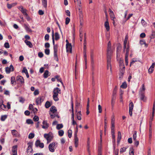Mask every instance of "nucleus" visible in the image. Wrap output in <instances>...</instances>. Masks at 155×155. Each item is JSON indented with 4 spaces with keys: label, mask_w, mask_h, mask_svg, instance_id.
Listing matches in <instances>:
<instances>
[{
    "label": "nucleus",
    "mask_w": 155,
    "mask_h": 155,
    "mask_svg": "<svg viewBox=\"0 0 155 155\" xmlns=\"http://www.w3.org/2000/svg\"><path fill=\"white\" fill-rule=\"evenodd\" d=\"M107 52V69H109V68H110V71H111V56L112 54V51L111 50V43L110 41H109L108 44Z\"/></svg>",
    "instance_id": "obj_1"
},
{
    "label": "nucleus",
    "mask_w": 155,
    "mask_h": 155,
    "mask_svg": "<svg viewBox=\"0 0 155 155\" xmlns=\"http://www.w3.org/2000/svg\"><path fill=\"white\" fill-rule=\"evenodd\" d=\"M145 87L144 85L143 84L142 85V88H140L139 91V96L140 100L145 102L147 100L146 97H145Z\"/></svg>",
    "instance_id": "obj_2"
},
{
    "label": "nucleus",
    "mask_w": 155,
    "mask_h": 155,
    "mask_svg": "<svg viewBox=\"0 0 155 155\" xmlns=\"http://www.w3.org/2000/svg\"><path fill=\"white\" fill-rule=\"evenodd\" d=\"M53 93V97L54 100L55 101H58L59 100L58 97V94L61 93L60 89L58 87L55 88L54 89Z\"/></svg>",
    "instance_id": "obj_3"
},
{
    "label": "nucleus",
    "mask_w": 155,
    "mask_h": 155,
    "mask_svg": "<svg viewBox=\"0 0 155 155\" xmlns=\"http://www.w3.org/2000/svg\"><path fill=\"white\" fill-rule=\"evenodd\" d=\"M58 143L57 142H53L51 143L48 146L49 150L51 152H53L57 147Z\"/></svg>",
    "instance_id": "obj_4"
},
{
    "label": "nucleus",
    "mask_w": 155,
    "mask_h": 155,
    "mask_svg": "<svg viewBox=\"0 0 155 155\" xmlns=\"http://www.w3.org/2000/svg\"><path fill=\"white\" fill-rule=\"evenodd\" d=\"M58 45H54V59L57 61H58L57 52L58 51Z\"/></svg>",
    "instance_id": "obj_5"
},
{
    "label": "nucleus",
    "mask_w": 155,
    "mask_h": 155,
    "mask_svg": "<svg viewBox=\"0 0 155 155\" xmlns=\"http://www.w3.org/2000/svg\"><path fill=\"white\" fill-rule=\"evenodd\" d=\"M36 147H39L41 148H43L44 147V144L42 143H41L40 140H37L35 143Z\"/></svg>",
    "instance_id": "obj_6"
},
{
    "label": "nucleus",
    "mask_w": 155,
    "mask_h": 155,
    "mask_svg": "<svg viewBox=\"0 0 155 155\" xmlns=\"http://www.w3.org/2000/svg\"><path fill=\"white\" fill-rule=\"evenodd\" d=\"M14 71V67L12 65L10 66L9 67H7L5 68V71L7 73H9L11 71Z\"/></svg>",
    "instance_id": "obj_7"
},
{
    "label": "nucleus",
    "mask_w": 155,
    "mask_h": 155,
    "mask_svg": "<svg viewBox=\"0 0 155 155\" xmlns=\"http://www.w3.org/2000/svg\"><path fill=\"white\" fill-rule=\"evenodd\" d=\"M44 137L47 139L48 143L50 142L52 139V136L48 134H45Z\"/></svg>",
    "instance_id": "obj_8"
},
{
    "label": "nucleus",
    "mask_w": 155,
    "mask_h": 155,
    "mask_svg": "<svg viewBox=\"0 0 155 155\" xmlns=\"http://www.w3.org/2000/svg\"><path fill=\"white\" fill-rule=\"evenodd\" d=\"M66 49L67 52L71 53L72 47L71 44H66Z\"/></svg>",
    "instance_id": "obj_9"
},
{
    "label": "nucleus",
    "mask_w": 155,
    "mask_h": 155,
    "mask_svg": "<svg viewBox=\"0 0 155 155\" xmlns=\"http://www.w3.org/2000/svg\"><path fill=\"white\" fill-rule=\"evenodd\" d=\"M17 145L13 146L12 147V155H17Z\"/></svg>",
    "instance_id": "obj_10"
},
{
    "label": "nucleus",
    "mask_w": 155,
    "mask_h": 155,
    "mask_svg": "<svg viewBox=\"0 0 155 155\" xmlns=\"http://www.w3.org/2000/svg\"><path fill=\"white\" fill-rule=\"evenodd\" d=\"M16 80L17 81L20 82L21 84H23L24 83V80L23 78L21 76H19L17 77Z\"/></svg>",
    "instance_id": "obj_11"
},
{
    "label": "nucleus",
    "mask_w": 155,
    "mask_h": 155,
    "mask_svg": "<svg viewBox=\"0 0 155 155\" xmlns=\"http://www.w3.org/2000/svg\"><path fill=\"white\" fill-rule=\"evenodd\" d=\"M42 124L43 125L42 126V128L43 129H47L49 127V124L47 123L46 120H44L43 121Z\"/></svg>",
    "instance_id": "obj_12"
},
{
    "label": "nucleus",
    "mask_w": 155,
    "mask_h": 155,
    "mask_svg": "<svg viewBox=\"0 0 155 155\" xmlns=\"http://www.w3.org/2000/svg\"><path fill=\"white\" fill-rule=\"evenodd\" d=\"M155 65V64L154 63H152V65L148 69V72L149 73L151 74L153 72V71L154 70Z\"/></svg>",
    "instance_id": "obj_13"
},
{
    "label": "nucleus",
    "mask_w": 155,
    "mask_h": 155,
    "mask_svg": "<svg viewBox=\"0 0 155 155\" xmlns=\"http://www.w3.org/2000/svg\"><path fill=\"white\" fill-rule=\"evenodd\" d=\"M24 27L27 31L29 32H32V30L30 29V27H29L28 25L24 24Z\"/></svg>",
    "instance_id": "obj_14"
},
{
    "label": "nucleus",
    "mask_w": 155,
    "mask_h": 155,
    "mask_svg": "<svg viewBox=\"0 0 155 155\" xmlns=\"http://www.w3.org/2000/svg\"><path fill=\"white\" fill-rule=\"evenodd\" d=\"M104 26L106 28L107 31H109L110 29V28L109 22L108 21L107 19V21H106L105 22Z\"/></svg>",
    "instance_id": "obj_15"
},
{
    "label": "nucleus",
    "mask_w": 155,
    "mask_h": 155,
    "mask_svg": "<svg viewBox=\"0 0 155 155\" xmlns=\"http://www.w3.org/2000/svg\"><path fill=\"white\" fill-rule=\"evenodd\" d=\"M33 151V150L32 148V146L31 145H29L27 148V153L30 154L32 153Z\"/></svg>",
    "instance_id": "obj_16"
},
{
    "label": "nucleus",
    "mask_w": 155,
    "mask_h": 155,
    "mask_svg": "<svg viewBox=\"0 0 155 155\" xmlns=\"http://www.w3.org/2000/svg\"><path fill=\"white\" fill-rule=\"evenodd\" d=\"M25 42L30 48H32L33 47V45L30 41H28L27 40H25Z\"/></svg>",
    "instance_id": "obj_17"
},
{
    "label": "nucleus",
    "mask_w": 155,
    "mask_h": 155,
    "mask_svg": "<svg viewBox=\"0 0 155 155\" xmlns=\"http://www.w3.org/2000/svg\"><path fill=\"white\" fill-rule=\"evenodd\" d=\"M74 144L76 147H77L78 146V139L77 136H74Z\"/></svg>",
    "instance_id": "obj_18"
},
{
    "label": "nucleus",
    "mask_w": 155,
    "mask_h": 155,
    "mask_svg": "<svg viewBox=\"0 0 155 155\" xmlns=\"http://www.w3.org/2000/svg\"><path fill=\"white\" fill-rule=\"evenodd\" d=\"M18 8L20 10L21 12L23 13H24L25 12H26L27 10L24 8L23 6L21 5L18 7Z\"/></svg>",
    "instance_id": "obj_19"
},
{
    "label": "nucleus",
    "mask_w": 155,
    "mask_h": 155,
    "mask_svg": "<svg viewBox=\"0 0 155 155\" xmlns=\"http://www.w3.org/2000/svg\"><path fill=\"white\" fill-rule=\"evenodd\" d=\"M83 54L84 58V59L85 62L86 64L87 63V55H86V49L84 48L83 49Z\"/></svg>",
    "instance_id": "obj_20"
},
{
    "label": "nucleus",
    "mask_w": 155,
    "mask_h": 155,
    "mask_svg": "<svg viewBox=\"0 0 155 155\" xmlns=\"http://www.w3.org/2000/svg\"><path fill=\"white\" fill-rule=\"evenodd\" d=\"M17 4L16 2L13 3L11 4H7V7L8 9H11L12 7H13Z\"/></svg>",
    "instance_id": "obj_21"
},
{
    "label": "nucleus",
    "mask_w": 155,
    "mask_h": 155,
    "mask_svg": "<svg viewBox=\"0 0 155 155\" xmlns=\"http://www.w3.org/2000/svg\"><path fill=\"white\" fill-rule=\"evenodd\" d=\"M84 48L86 49V34H84Z\"/></svg>",
    "instance_id": "obj_22"
},
{
    "label": "nucleus",
    "mask_w": 155,
    "mask_h": 155,
    "mask_svg": "<svg viewBox=\"0 0 155 155\" xmlns=\"http://www.w3.org/2000/svg\"><path fill=\"white\" fill-rule=\"evenodd\" d=\"M50 110L52 113H54L57 111V109L55 107L52 106L50 109Z\"/></svg>",
    "instance_id": "obj_23"
},
{
    "label": "nucleus",
    "mask_w": 155,
    "mask_h": 155,
    "mask_svg": "<svg viewBox=\"0 0 155 155\" xmlns=\"http://www.w3.org/2000/svg\"><path fill=\"white\" fill-rule=\"evenodd\" d=\"M121 48L120 47H118L117 48V58H119L120 56V52Z\"/></svg>",
    "instance_id": "obj_24"
},
{
    "label": "nucleus",
    "mask_w": 155,
    "mask_h": 155,
    "mask_svg": "<svg viewBox=\"0 0 155 155\" xmlns=\"http://www.w3.org/2000/svg\"><path fill=\"white\" fill-rule=\"evenodd\" d=\"M43 100L41 97H38L36 100V102L37 105L39 104L42 102Z\"/></svg>",
    "instance_id": "obj_25"
},
{
    "label": "nucleus",
    "mask_w": 155,
    "mask_h": 155,
    "mask_svg": "<svg viewBox=\"0 0 155 155\" xmlns=\"http://www.w3.org/2000/svg\"><path fill=\"white\" fill-rule=\"evenodd\" d=\"M121 138V135L120 132L118 131V136L117 138V142L119 143Z\"/></svg>",
    "instance_id": "obj_26"
},
{
    "label": "nucleus",
    "mask_w": 155,
    "mask_h": 155,
    "mask_svg": "<svg viewBox=\"0 0 155 155\" xmlns=\"http://www.w3.org/2000/svg\"><path fill=\"white\" fill-rule=\"evenodd\" d=\"M54 35L55 39L56 41H58L60 39V35L58 32H56L55 33Z\"/></svg>",
    "instance_id": "obj_27"
},
{
    "label": "nucleus",
    "mask_w": 155,
    "mask_h": 155,
    "mask_svg": "<svg viewBox=\"0 0 155 155\" xmlns=\"http://www.w3.org/2000/svg\"><path fill=\"white\" fill-rule=\"evenodd\" d=\"M128 39V38L127 36H126L125 37V39L124 41V50L126 48L127 44V40Z\"/></svg>",
    "instance_id": "obj_28"
},
{
    "label": "nucleus",
    "mask_w": 155,
    "mask_h": 155,
    "mask_svg": "<svg viewBox=\"0 0 155 155\" xmlns=\"http://www.w3.org/2000/svg\"><path fill=\"white\" fill-rule=\"evenodd\" d=\"M126 49V55H129V51L130 50V48L129 46L127 45V47H126V48H125V49L124 50V51H125V49Z\"/></svg>",
    "instance_id": "obj_29"
},
{
    "label": "nucleus",
    "mask_w": 155,
    "mask_h": 155,
    "mask_svg": "<svg viewBox=\"0 0 155 155\" xmlns=\"http://www.w3.org/2000/svg\"><path fill=\"white\" fill-rule=\"evenodd\" d=\"M42 5L45 8L47 7V0H41Z\"/></svg>",
    "instance_id": "obj_30"
},
{
    "label": "nucleus",
    "mask_w": 155,
    "mask_h": 155,
    "mask_svg": "<svg viewBox=\"0 0 155 155\" xmlns=\"http://www.w3.org/2000/svg\"><path fill=\"white\" fill-rule=\"evenodd\" d=\"M81 112L79 111L78 112L77 114V118L78 120H81Z\"/></svg>",
    "instance_id": "obj_31"
},
{
    "label": "nucleus",
    "mask_w": 155,
    "mask_h": 155,
    "mask_svg": "<svg viewBox=\"0 0 155 155\" xmlns=\"http://www.w3.org/2000/svg\"><path fill=\"white\" fill-rule=\"evenodd\" d=\"M55 78L57 79L58 81H60L62 84L63 86L64 87L63 82H62L61 79L60 78V77L59 76H56L55 77Z\"/></svg>",
    "instance_id": "obj_32"
},
{
    "label": "nucleus",
    "mask_w": 155,
    "mask_h": 155,
    "mask_svg": "<svg viewBox=\"0 0 155 155\" xmlns=\"http://www.w3.org/2000/svg\"><path fill=\"white\" fill-rule=\"evenodd\" d=\"M106 118L105 117V119H104V134H105L106 133V129H107V122L106 121Z\"/></svg>",
    "instance_id": "obj_33"
},
{
    "label": "nucleus",
    "mask_w": 155,
    "mask_h": 155,
    "mask_svg": "<svg viewBox=\"0 0 155 155\" xmlns=\"http://www.w3.org/2000/svg\"><path fill=\"white\" fill-rule=\"evenodd\" d=\"M140 43L141 45H144L146 47H147V44L145 41L144 40H140Z\"/></svg>",
    "instance_id": "obj_34"
},
{
    "label": "nucleus",
    "mask_w": 155,
    "mask_h": 155,
    "mask_svg": "<svg viewBox=\"0 0 155 155\" xmlns=\"http://www.w3.org/2000/svg\"><path fill=\"white\" fill-rule=\"evenodd\" d=\"M12 133L13 136L15 137H17L18 136V133L16 130H12Z\"/></svg>",
    "instance_id": "obj_35"
},
{
    "label": "nucleus",
    "mask_w": 155,
    "mask_h": 155,
    "mask_svg": "<svg viewBox=\"0 0 155 155\" xmlns=\"http://www.w3.org/2000/svg\"><path fill=\"white\" fill-rule=\"evenodd\" d=\"M134 107V104L132 102H130L129 104V110H133Z\"/></svg>",
    "instance_id": "obj_36"
},
{
    "label": "nucleus",
    "mask_w": 155,
    "mask_h": 155,
    "mask_svg": "<svg viewBox=\"0 0 155 155\" xmlns=\"http://www.w3.org/2000/svg\"><path fill=\"white\" fill-rule=\"evenodd\" d=\"M72 124L73 125H77V124L76 122L74 120V114H72Z\"/></svg>",
    "instance_id": "obj_37"
},
{
    "label": "nucleus",
    "mask_w": 155,
    "mask_h": 155,
    "mask_svg": "<svg viewBox=\"0 0 155 155\" xmlns=\"http://www.w3.org/2000/svg\"><path fill=\"white\" fill-rule=\"evenodd\" d=\"M51 106L50 102L49 101H47L45 103V106L46 108H48Z\"/></svg>",
    "instance_id": "obj_38"
},
{
    "label": "nucleus",
    "mask_w": 155,
    "mask_h": 155,
    "mask_svg": "<svg viewBox=\"0 0 155 155\" xmlns=\"http://www.w3.org/2000/svg\"><path fill=\"white\" fill-rule=\"evenodd\" d=\"M124 94V91L120 90V99H121L120 101H122L123 95Z\"/></svg>",
    "instance_id": "obj_39"
},
{
    "label": "nucleus",
    "mask_w": 155,
    "mask_h": 155,
    "mask_svg": "<svg viewBox=\"0 0 155 155\" xmlns=\"http://www.w3.org/2000/svg\"><path fill=\"white\" fill-rule=\"evenodd\" d=\"M49 114H50L51 117V118H54L56 116H57L58 118L59 117V116H58L56 115L54 113H49Z\"/></svg>",
    "instance_id": "obj_40"
},
{
    "label": "nucleus",
    "mask_w": 155,
    "mask_h": 155,
    "mask_svg": "<svg viewBox=\"0 0 155 155\" xmlns=\"http://www.w3.org/2000/svg\"><path fill=\"white\" fill-rule=\"evenodd\" d=\"M63 127V125L62 124H58L57 125L56 128L58 130H59Z\"/></svg>",
    "instance_id": "obj_41"
},
{
    "label": "nucleus",
    "mask_w": 155,
    "mask_h": 155,
    "mask_svg": "<svg viewBox=\"0 0 155 155\" xmlns=\"http://www.w3.org/2000/svg\"><path fill=\"white\" fill-rule=\"evenodd\" d=\"M120 87L123 88H126L127 87V84L125 82L123 83L121 85Z\"/></svg>",
    "instance_id": "obj_42"
},
{
    "label": "nucleus",
    "mask_w": 155,
    "mask_h": 155,
    "mask_svg": "<svg viewBox=\"0 0 155 155\" xmlns=\"http://www.w3.org/2000/svg\"><path fill=\"white\" fill-rule=\"evenodd\" d=\"M49 72L48 71H46L44 74V77L45 78H47L48 76Z\"/></svg>",
    "instance_id": "obj_43"
},
{
    "label": "nucleus",
    "mask_w": 155,
    "mask_h": 155,
    "mask_svg": "<svg viewBox=\"0 0 155 155\" xmlns=\"http://www.w3.org/2000/svg\"><path fill=\"white\" fill-rule=\"evenodd\" d=\"M58 135L60 136L61 137L63 136L64 134V131L63 130H60L58 132Z\"/></svg>",
    "instance_id": "obj_44"
},
{
    "label": "nucleus",
    "mask_w": 155,
    "mask_h": 155,
    "mask_svg": "<svg viewBox=\"0 0 155 155\" xmlns=\"http://www.w3.org/2000/svg\"><path fill=\"white\" fill-rule=\"evenodd\" d=\"M35 136L34 134L31 133L28 135V137L29 139H31L33 138Z\"/></svg>",
    "instance_id": "obj_45"
},
{
    "label": "nucleus",
    "mask_w": 155,
    "mask_h": 155,
    "mask_svg": "<svg viewBox=\"0 0 155 155\" xmlns=\"http://www.w3.org/2000/svg\"><path fill=\"white\" fill-rule=\"evenodd\" d=\"M7 117L6 115H2L1 116V120L2 121H4Z\"/></svg>",
    "instance_id": "obj_46"
},
{
    "label": "nucleus",
    "mask_w": 155,
    "mask_h": 155,
    "mask_svg": "<svg viewBox=\"0 0 155 155\" xmlns=\"http://www.w3.org/2000/svg\"><path fill=\"white\" fill-rule=\"evenodd\" d=\"M72 134V130H69L68 131V134L69 137L71 138V137Z\"/></svg>",
    "instance_id": "obj_47"
},
{
    "label": "nucleus",
    "mask_w": 155,
    "mask_h": 155,
    "mask_svg": "<svg viewBox=\"0 0 155 155\" xmlns=\"http://www.w3.org/2000/svg\"><path fill=\"white\" fill-rule=\"evenodd\" d=\"M110 16L111 19L112 20H114V18H115V17L114 13H112L110 14Z\"/></svg>",
    "instance_id": "obj_48"
},
{
    "label": "nucleus",
    "mask_w": 155,
    "mask_h": 155,
    "mask_svg": "<svg viewBox=\"0 0 155 155\" xmlns=\"http://www.w3.org/2000/svg\"><path fill=\"white\" fill-rule=\"evenodd\" d=\"M79 15L80 19H82L83 18V14L82 11H79Z\"/></svg>",
    "instance_id": "obj_49"
},
{
    "label": "nucleus",
    "mask_w": 155,
    "mask_h": 155,
    "mask_svg": "<svg viewBox=\"0 0 155 155\" xmlns=\"http://www.w3.org/2000/svg\"><path fill=\"white\" fill-rule=\"evenodd\" d=\"M98 112L100 113H101L102 112V108L101 105L99 104L98 105Z\"/></svg>",
    "instance_id": "obj_50"
},
{
    "label": "nucleus",
    "mask_w": 155,
    "mask_h": 155,
    "mask_svg": "<svg viewBox=\"0 0 155 155\" xmlns=\"http://www.w3.org/2000/svg\"><path fill=\"white\" fill-rule=\"evenodd\" d=\"M141 23L142 25L143 26H146L147 25V23L143 19H142L141 20Z\"/></svg>",
    "instance_id": "obj_51"
},
{
    "label": "nucleus",
    "mask_w": 155,
    "mask_h": 155,
    "mask_svg": "<svg viewBox=\"0 0 155 155\" xmlns=\"http://www.w3.org/2000/svg\"><path fill=\"white\" fill-rule=\"evenodd\" d=\"M26 122V123L28 124H32L33 123L32 120L30 119L27 120Z\"/></svg>",
    "instance_id": "obj_52"
},
{
    "label": "nucleus",
    "mask_w": 155,
    "mask_h": 155,
    "mask_svg": "<svg viewBox=\"0 0 155 155\" xmlns=\"http://www.w3.org/2000/svg\"><path fill=\"white\" fill-rule=\"evenodd\" d=\"M11 83L12 84H13L15 82V78L14 77H12L11 78Z\"/></svg>",
    "instance_id": "obj_53"
},
{
    "label": "nucleus",
    "mask_w": 155,
    "mask_h": 155,
    "mask_svg": "<svg viewBox=\"0 0 155 155\" xmlns=\"http://www.w3.org/2000/svg\"><path fill=\"white\" fill-rule=\"evenodd\" d=\"M49 35L48 34H47L45 35V40L48 41L49 40Z\"/></svg>",
    "instance_id": "obj_54"
},
{
    "label": "nucleus",
    "mask_w": 155,
    "mask_h": 155,
    "mask_svg": "<svg viewBox=\"0 0 155 155\" xmlns=\"http://www.w3.org/2000/svg\"><path fill=\"white\" fill-rule=\"evenodd\" d=\"M126 149L127 148L126 147H124L121 148L120 149V153H122L125 152Z\"/></svg>",
    "instance_id": "obj_55"
},
{
    "label": "nucleus",
    "mask_w": 155,
    "mask_h": 155,
    "mask_svg": "<svg viewBox=\"0 0 155 155\" xmlns=\"http://www.w3.org/2000/svg\"><path fill=\"white\" fill-rule=\"evenodd\" d=\"M70 19L69 18L67 17V18H66V21H65L66 25H67L68 24L70 21Z\"/></svg>",
    "instance_id": "obj_56"
},
{
    "label": "nucleus",
    "mask_w": 155,
    "mask_h": 155,
    "mask_svg": "<svg viewBox=\"0 0 155 155\" xmlns=\"http://www.w3.org/2000/svg\"><path fill=\"white\" fill-rule=\"evenodd\" d=\"M33 119V120L35 121H37L39 120V117L38 116H35L34 117Z\"/></svg>",
    "instance_id": "obj_57"
},
{
    "label": "nucleus",
    "mask_w": 155,
    "mask_h": 155,
    "mask_svg": "<svg viewBox=\"0 0 155 155\" xmlns=\"http://www.w3.org/2000/svg\"><path fill=\"white\" fill-rule=\"evenodd\" d=\"M4 46L6 48H9L10 47L9 44L8 42H5V43Z\"/></svg>",
    "instance_id": "obj_58"
},
{
    "label": "nucleus",
    "mask_w": 155,
    "mask_h": 155,
    "mask_svg": "<svg viewBox=\"0 0 155 155\" xmlns=\"http://www.w3.org/2000/svg\"><path fill=\"white\" fill-rule=\"evenodd\" d=\"M137 132L135 131L134 134H133V139L134 140H136V138L137 137Z\"/></svg>",
    "instance_id": "obj_59"
},
{
    "label": "nucleus",
    "mask_w": 155,
    "mask_h": 155,
    "mask_svg": "<svg viewBox=\"0 0 155 155\" xmlns=\"http://www.w3.org/2000/svg\"><path fill=\"white\" fill-rule=\"evenodd\" d=\"M128 55H125V61L126 64L127 65L128 64Z\"/></svg>",
    "instance_id": "obj_60"
},
{
    "label": "nucleus",
    "mask_w": 155,
    "mask_h": 155,
    "mask_svg": "<svg viewBox=\"0 0 155 155\" xmlns=\"http://www.w3.org/2000/svg\"><path fill=\"white\" fill-rule=\"evenodd\" d=\"M155 37V31H153L150 36L151 38H153Z\"/></svg>",
    "instance_id": "obj_61"
},
{
    "label": "nucleus",
    "mask_w": 155,
    "mask_h": 155,
    "mask_svg": "<svg viewBox=\"0 0 155 155\" xmlns=\"http://www.w3.org/2000/svg\"><path fill=\"white\" fill-rule=\"evenodd\" d=\"M45 54L47 55H49L50 53V50L49 49H46L45 50Z\"/></svg>",
    "instance_id": "obj_62"
},
{
    "label": "nucleus",
    "mask_w": 155,
    "mask_h": 155,
    "mask_svg": "<svg viewBox=\"0 0 155 155\" xmlns=\"http://www.w3.org/2000/svg\"><path fill=\"white\" fill-rule=\"evenodd\" d=\"M45 47L46 48H49L50 46V44L48 42H46L45 44Z\"/></svg>",
    "instance_id": "obj_63"
},
{
    "label": "nucleus",
    "mask_w": 155,
    "mask_h": 155,
    "mask_svg": "<svg viewBox=\"0 0 155 155\" xmlns=\"http://www.w3.org/2000/svg\"><path fill=\"white\" fill-rule=\"evenodd\" d=\"M39 91L38 90H35L34 92V94L35 95H37L39 94Z\"/></svg>",
    "instance_id": "obj_64"
}]
</instances>
